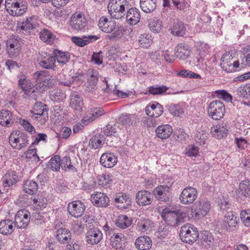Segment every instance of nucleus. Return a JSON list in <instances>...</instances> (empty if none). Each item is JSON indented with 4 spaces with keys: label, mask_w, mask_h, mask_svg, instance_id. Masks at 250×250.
Wrapping results in <instances>:
<instances>
[{
    "label": "nucleus",
    "mask_w": 250,
    "mask_h": 250,
    "mask_svg": "<svg viewBox=\"0 0 250 250\" xmlns=\"http://www.w3.org/2000/svg\"><path fill=\"white\" fill-rule=\"evenodd\" d=\"M98 26L100 29L106 33H110L105 36L107 40L115 41L120 39L123 36L125 29L122 26H119L104 17H101L99 21Z\"/></svg>",
    "instance_id": "1"
},
{
    "label": "nucleus",
    "mask_w": 250,
    "mask_h": 250,
    "mask_svg": "<svg viewBox=\"0 0 250 250\" xmlns=\"http://www.w3.org/2000/svg\"><path fill=\"white\" fill-rule=\"evenodd\" d=\"M161 216L167 224L174 227L184 221L187 214L179 209L172 210L170 208H166L163 210Z\"/></svg>",
    "instance_id": "2"
},
{
    "label": "nucleus",
    "mask_w": 250,
    "mask_h": 250,
    "mask_svg": "<svg viewBox=\"0 0 250 250\" xmlns=\"http://www.w3.org/2000/svg\"><path fill=\"white\" fill-rule=\"evenodd\" d=\"M129 7V2L127 0H110L107 6L109 14L116 20L124 17L125 10Z\"/></svg>",
    "instance_id": "3"
},
{
    "label": "nucleus",
    "mask_w": 250,
    "mask_h": 250,
    "mask_svg": "<svg viewBox=\"0 0 250 250\" xmlns=\"http://www.w3.org/2000/svg\"><path fill=\"white\" fill-rule=\"evenodd\" d=\"M173 182H168L167 185L158 186L153 190V194L156 199L160 202L168 203L171 197V187Z\"/></svg>",
    "instance_id": "4"
},
{
    "label": "nucleus",
    "mask_w": 250,
    "mask_h": 250,
    "mask_svg": "<svg viewBox=\"0 0 250 250\" xmlns=\"http://www.w3.org/2000/svg\"><path fill=\"white\" fill-rule=\"evenodd\" d=\"M225 113V106L220 101H212L208 107V116L215 120H219L224 116Z\"/></svg>",
    "instance_id": "5"
},
{
    "label": "nucleus",
    "mask_w": 250,
    "mask_h": 250,
    "mask_svg": "<svg viewBox=\"0 0 250 250\" xmlns=\"http://www.w3.org/2000/svg\"><path fill=\"white\" fill-rule=\"evenodd\" d=\"M5 7L10 15L19 16L25 12L27 5L20 3L18 0H5Z\"/></svg>",
    "instance_id": "6"
},
{
    "label": "nucleus",
    "mask_w": 250,
    "mask_h": 250,
    "mask_svg": "<svg viewBox=\"0 0 250 250\" xmlns=\"http://www.w3.org/2000/svg\"><path fill=\"white\" fill-rule=\"evenodd\" d=\"M21 45L20 39L11 37L6 42V51L8 56L12 58L17 57L20 53Z\"/></svg>",
    "instance_id": "7"
},
{
    "label": "nucleus",
    "mask_w": 250,
    "mask_h": 250,
    "mask_svg": "<svg viewBox=\"0 0 250 250\" xmlns=\"http://www.w3.org/2000/svg\"><path fill=\"white\" fill-rule=\"evenodd\" d=\"M69 24L71 28L76 31L84 30L87 24L84 15L81 12H76L70 17Z\"/></svg>",
    "instance_id": "8"
},
{
    "label": "nucleus",
    "mask_w": 250,
    "mask_h": 250,
    "mask_svg": "<svg viewBox=\"0 0 250 250\" xmlns=\"http://www.w3.org/2000/svg\"><path fill=\"white\" fill-rule=\"evenodd\" d=\"M28 142L26 135L19 131H13L9 136V143L15 148L21 149L27 144Z\"/></svg>",
    "instance_id": "9"
},
{
    "label": "nucleus",
    "mask_w": 250,
    "mask_h": 250,
    "mask_svg": "<svg viewBox=\"0 0 250 250\" xmlns=\"http://www.w3.org/2000/svg\"><path fill=\"white\" fill-rule=\"evenodd\" d=\"M48 109L46 108V105L42 102H36L34 105L33 109L31 112L33 114L35 118L39 120L41 124H44L48 119Z\"/></svg>",
    "instance_id": "10"
},
{
    "label": "nucleus",
    "mask_w": 250,
    "mask_h": 250,
    "mask_svg": "<svg viewBox=\"0 0 250 250\" xmlns=\"http://www.w3.org/2000/svg\"><path fill=\"white\" fill-rule=\"evenodd\" d=\"M210 207L209 202L206 199H201L197 201L194 205L193 212H194V214L193 216L197 219L201 218L208 214Z\"/></svg>",
    "instance_id": "11"
},
{
    "label": "nucleus",
    "mask_w": 250,
    "mask_h": 250,
    "mask_svg": "<svg viewBox=\"0 0 250 250\" xmlns=\"http://www.w3.org/2000/svg\"><path fill=\"white\" fill-rule=\"evenodd\" d=\"M38 60L40 66L44 69L54 70L56 67V59L53 54H50L42 52Z\"/></svg>",
    "instance_id": "12"
},
{
    "label": "nucleus",
    "mask_w": 250,
    "mask_h": 250,
    "mask_svg": "<svg viewBox=\"0 0 250 250\" xmlns=\"http://www.w3.org/2000/svg\"><path fill=\"white\" fill-rule=\"evenodd\" d=\"M197 197V191L195 188L191 187L185 188L182 191L179 199L183 204H190L196 200Z\"/></svg>",
    "instance_id": "13"
},
{
    "label": "nucleus",
    "mask_w": 250,
    "mask_h": 250,
    "mask_svg": "<svg viewBox=\"0 0 250 250\" xmlns=\"http://www.w3.org/2000/svg\"><path fill=\"white\" fill-rule=\"evenodd\" d=\"M85 209L84 204L79 200L72 201L69 203L67 206L69 213L76 218L82 216L84 212Z\"/></svg>",
    "instance_id": "14"
},
{
    "label": "nucleus",
    "mask_w": 250,
    "mask_h": 250,
    "mask_svg": "<svg viewBox=\"0 0 250 250\" xmlns=\"http://www.w3.org/2000/svg\"><path fill=\"white\" fill-rule=\"evenodd\" d=\"M38 17L32 16L22 21L18 22V26L23 32L30 33L31 30L36 28L37 24Z\"/></svg>",
    "instance_id": "15"
},
{
    "label": "nucleus",
    "mask_w": 250,
    "mask_h": 250,
    "mask_svg": "<svg viewBox=\"0 0 250 250\" xmlns=\"http://www.w3.org/2000/svg\"><path fill=\"white\" fill-rule=\"evenodd\" d=\"M30 219V214L26 210H20L15 216V224L18 228H24L28 224Z\"/></svg>",
    "instance_id": "16"
},
{
    "label": "nucleus",
    "mask_w": 250,
    "mask_h": 250,
    "mask_svg": "<svg viewBox=\"0 0 250 250\" xmlns=\"http://www.w3.org/2000/svg\"><path fill=\"white\" fill-rule=\"evenodd\" d=\"M146 114L150 117L158 118L164 112L162 105L156 102H152L149 103L146 107Z\"/></svg>",
    "instance_id": "17"
},
{
    "label": "nucleus",
    "mask_w": 250,
    "mask_h": 250,
    "mask_svg": "<svg viewBox=\"0 0 250 250\" xmlns=\"http://www.w3.org/2000/svg\"><path fill=\"white\" fill-rule=\"evenodd\" d=\"M136 201L140 206L150 205L153 201V195L148 191L142 190L139 191L136 195Z\"/></svg>",
    "instance_id": "18"
},
{
    "label": "nucleus",
    "mask_w": 250,
    "mask_h": 250,
    "mask_svg": "<svg viewBox=\"0 0 250 250\" xmlns=\"http://www.w3.org/2000/svg\"><path fill=\"white\" fill-rule=\"evenodd\" d=\"M91 201L92 204L97 207L105 208L109 205V199L108 197L103 192H97L91 196Z\"/></svg>",
    "instance_id": "19"
},
{
    "label": "nucleus",
    "mask_w": 250,
    "mask_h": 250,
    "mask_svg": "<svg viewBox=\"0 0 250 250\" xmlns=\"http://www.w3.org/2000/svg\"><path fill=\"white\" fill-rule=\"evenodd\" d=\"M104 114V110L101 107L91 108L87 112L86 114L82 119V122L83 124L87 125Z\"/></svg>",
    "instance_id": "20"
},
{
    "label": "nucleus",
    "mask_w": 250,
    "mask_h": 250,
    "mask_svg": "<svg viewBox=\"0 0 250 250\" xmlns=\"http://www.w3.org/2000/svg\"><path fill=\"white\" fill-rule=\"evenodd\" d=\"M237 214L234 211L228 212L225 215V225L227 230L233 231L235 229L239 220Z\"/></svg>",
    "instance_id": "21"
},
{
    "label": "nucleus",
    "mask_w": 250,
    "mask_h": 250,
    "mask_svg": "<svg viewBox=\"0 0 250 250\" xmlns=\"http://www.w3.org/2000/svg\"><path fill=\"white\" fill-rule=\"evenodd\" d=\"M19 181V177L15 171H8L2 177L1 182L4 188L10 187Z\"/></svg>",
    "instance_id": "22"
},
{
    "label": "nucleus",
    "mask_w": 250,
    "mask_h": 250,
    "mask_svg": "<svg viewBox=\"0 0 250 250\" xmlns=\"http://www.w3.org/2000/svg\"><path fill=\"white\" fill-rule=\"evenodd\" d=\"M117 157L112 153H103L100 160L102 165L107 168L113 167L117 163Z\"/></svg>",
    "instance_id": "23"
},
{
    "label": "nucleus",
    "mask_w": 250,
    "mask_h": 250,
    "mask_svg": "<svg viewBox=\"0 0 250 250\" xmlns=\"http://www.w3.org/2000/svg\"><path fill=\"white\" fill-rule=\"evenodd\" d=\"M53 55L56 62L62 66L69 62L70 59V53L67 51H62L57 49H54Z\"/></svg>",
    "instance_id": "24"
},
{
    "label": "nucleus",
    "mask_w": 250,
    "mask_h": 250,
    "mask_svg": "<svg viewBox=\"0 0 250 250\" xmlns=\"http://www.w3.org/2000/svg\"><path fill=\"white\" fill-rule=\"evenodd\" d=\"M99 38V36L96 35L83 36L82 38L74 36L71 38V41L77 45L83 47Z\"/></svg>",
    "instance_id": "25"
},
{
    "label": "nucleus",
    "mask_w": 250,
    "mask_h": 250,
    "mask_svg": "<svg viewBox=\"0 0 250 250\" xmlns=\"http://www.w3.org/2000/svg\"><path fill=\"white\" fill-rule=\"evenodd\" d=\"M126 12V21L131 25L138 23L141 18L140 12L136 8H129Z\"/></svg>",
    "instance_id": "26"
},
{
    "label": "nucleus",
    "mask_w": 250,
    "mask_h": 250,
    "mask_svg": "<svg viewBox=\"0 0 250 250\" xmlns=\"http://www.w3.org/2000/svg\"><path fill=\"white\" fill-rule=\"evenodd\" d=\"M135 244L139 250H149L151 248L152 241L147 235H141L136 240Z\"/></svg>",
    "instance_id": "27"
},
{
    "label": "nucleus",
    "mask_w": 250,
    "mask_h": 250,
    "mask_svg": "<svg viewBox=\"0 0 250 250\" xmlns=\"http://www.w3.org/2000/svg\"><path fill=\"white\" fill-rule=\"evenodd\" d=\"M172 132V128L169 125H159L155 129L157 136L162 140L168 138Z\"/></svg>",
    "instance_id": "28"
},
{
    "label": "nucleus",
    "mask_w": 250,
    "mask_h": 250,
    "mask_svg": "<svg viewBox=\"0 0 250 250\" xmlns=\"http://www.w3.org/2000/svg\"><path fill=\"white\" fill-rule=\"evenodd\" d=\"M186 28L183 22L180 20L175 21L170 28V33L178 37L183 36L185 34Z\"/></svg>",
    "instance_id": "29"
},
{
    "label": "nucleus",
    "mask_w": 250,
    "mask_h": 250,
    "mask_svg": "<svg viewBox=\"0 0 250 250\" xmlns=\"http://www.w3.org/2000/svg\"><path fill=\"white\" fill-rule=\"evenodd\" d=\"M228 131L226 127L221 124L213 125L210 129L211 134L217 139H221L226 137Z\"/></svg>",
    "instance_id": "30"
},
{
    "label": "nucleus",
    "mask_w": 250,
    "mask_h": 250,
    "mask_svg": "<svg viewBox=\"0 0 250 250\" xmlns=\"http://www.w3.org/2000/svg\"><path fill=\"white\" fill-rule=\"evenodd\" d=\"M175 56L180 60L187 59L190 55L188 47L182 43L178 44L174 49Z\"/></svg>",
    "instance_id": "31"
},
{
    "label": "nucleus",
    "mask_w": 250,
    "mask_h": 250,
    "mask_svg": "<svg viewBox=\"0 0 250 250\" xmlns=\"http://www.w3.org/2000/svg\"><path fill=\"white\" fill-rule=\"evenodd\" d=\"M14 222L9 219L1 221L0 222V233L1 234H10L12 233L16 227Z\"/></svg>",
    "instance_id": "32"
},
{
    "label": "nucleus",
    "mask_w": 250,
    "mask_h": 250,
    "mask_svg": "<svg viewBox=\"0 0 250 250\" xmlns=\"http://www.w3.org/2000/svg\"><path fill=\"white\" fill-rule=\"evenodd\" d=\"M13 123L12 114L7 110L0 111V124L3 126H9Z\"/></svg>",
    "instance_id": "33"
},
{
    "label": "nucleus",
    "mask_w": 250,
    "mask_h": 250,
    "mask_svg": "<svg viewBox=\"0 0 250 250\" xmlns=\"http://www.w3.org/2000/svg\"><path fill=\"white\" fill-rule=\"evenodd\" d=\"M238 193L240 197L250 198V180H245L240 183Z\"/></svg>",
    "instance_id": "34"
},
{
    "label": "nucleus",
    "mask_w": 250,
    "mask_h": 250,
    "mask_svg": "<svg viewBox=\"0 0 250 250\" xmlns=\"http://www.w3.org/2000/svg\"><path fill=\"white\" fill-rule=\"evenodd\" d=\"M105 137L104 135L97 134L90 138L89 146L92 148L97 149L102 146Z\"/></svg>",
    "instance_id": "35"
},
{
    "label": "nucleus",
    "mask_w": 250,
    "mask_h": 250,
    "mask_svg": "<svg viewBox=\"0 0 250 250\" xmlns=\"http://www.w3.org/2000/svg\"><path fill=\"white\" fill-rule=\"evenodd\" d=\"M83 105L82 98L78 94L73 93L70 96V106L75 110H80Z\"/></svg>",
    "instance_id": "36"
},
{
    "label": "nucleus",
    "mask_w": 250,
    "mask_h": 250,
    "mask_svg": "<svg viewBox=\"0 0 250 250\" xmlns=\"http://www.w3.org/2000/svg\"><path fill=\"white\" fill-rule=\"evenodd\" d=\"M111 246L116 249L122 248L124 244L126 243L125 235H112L110 238Z\"/></svg>",
    "instance_id": "37"
},
{
    "label": "nucleus",
    "mask_w": 250,
    "mask_h": 250,
    "mask_svg": "<svg viewBox=\"0 0 250 250\" xmlns=\"http://www.w3.org/2000/svg\"><path fill=\"white\" fill-rule=\"evenodd\" d=\"M237 94L244 100H248L250 103V84L241 85L237 88Z\"/></svg>",
    "instance_id": "38"
},
{
    "label": "nucleus",
    "mask_w": 250,
    "mask_h": 250,
    "mask_svg": "<svg viewBox=\"0 0 250 250\" xmlns=\"http://www.w3.org/2000/svg\"><path fill=\"white\" fill-rule=\"evenodd\" d=\"M140 4L142 10L146 13L152 12L156 6L155 3L148 0H140Z\"/></svg>",
    "instance_id": "39"
},
{
    "label": "nucleus",
    "mask_w": 250,
    "mask_h": 250,
    "mask_svg": "<svg viewBox=\"0 0 250 250\" xmlns=\"http://www.w3.org/2000/svg\"><path fill=\"white\" fill-rule=\"evenodd\" d=\"M40 38L44 42L51 44L55 40V36L48 30L44 29L40 32Z\"/></svg>",
    "instance_id": "40"
},
{
    "label": "nucleus",
    "mask_w": 250,
    "mask_h": 250,
    "mask_svg": "<svg viewBox=\"0 0 250 250\" xmlns=\"http://www.w3.org/2000/svg\"><path fill=\"white\" fill-rule=\"evenodd\" d=\"M23 188L26 193L29 194H33L37 191L38 185L34 181L27 180L25 182Z\"/></svg>",
    "instance_id": "41"
},
{
    "label": "nucleus",
    "mask_w": 250,
    "mask_h": 250,
    "mask_svg": "<svg viewBox=\"0 0 250 250\" xmlns=\"http://www.w3.org/2000/svg\"><path fill=\"white\" fill-rule=\"evenodd\" d=\"M132 224L131 220L127 216L124 215H120L116 220V225L118 227L125 229L129 226Z\"/></svg>",
    "instance_id": "42"
},
{
    "label": "nucleus",
    "mask_w": 250,
    "mask_h": 250,
    "mask_svg": "<svg viewBox=\"0 0 250 250\" xmlns=\"http://www.w3.org/2000/svg\"><path fill=\"white\" fill-rule=\"evenodd\" d=\"M152 41V39L151 36L147 33L141 35L138 40L140 46L146 48L150 46Z\"/></svg>",
    "instance_id": "43"
},
{
    "label": "nucleus",
    "mask_w": 250,
    "mask_h": 250,
    "mask_svg": "<svg viewBox=\"0 0 250 250\" xmlns=\"http://www.w3.org/2000/svg\"><path fill=\"white\" fill-rule=\"evenodd\" d=\"M61 167V159L59 155H56L51 158L47 164V167L53 171H58Z\"/></svg>",
    "instance_id": "44"
},
{
    "label": "nucleus",
    "mask_w": 250,
    "mask_h": 250,
    "mask_svg": "<svg viewBox=\"0 0 250 250\" xmlns=\"http://www.w3.org/2000/svg\"><path fill=\"white\" fill-rule=\"evenodd\" d=\"M162 22L158 19L150 20L148 27L150 30L154 33H159L161 31L162 28Z\"/></svg>",
    "instance_id": "45"
},
{
    "label": "nucleus",
    "mask_w": 250,
    "mask_h": 250,
    "mask_svg": "<svg viewBox=\"0 0 250 250\" xmlns=\"http://www.w3.org/2000/svg\"><path fill=\"white\" fill-rule=\"evenodd\" d=\"M18 78H19V85L23 91H27L31 88L29 80L27 79L25 76L21 75L18 76Z\"/></svg>",
    "instance_id": "46"
},
{
    "label": "nucleus",
    "mask_w": 250,
    "mask_h": 250,
    "mask_svg": "<svg viewBox=\"0 0 250 250\" xmlns=\"http://www.w3.org/2000/svg\"><path fill=\"white\" fill-rule=\"evenodd\" d=\"M170 113L174 116H180L184 112L183 108L179 104H172L167 106Z\"/></svg>",
    "instance_id": "47"
},
{
    "label": "nucleus",
    "mask_w": 250,
    "mask_h": 250,
    "mask_svg": "<svg viewBox=\"0 0 250 250\" xmlns=\"http://www.w3.org/2000/svg\"><path fill=\"white\" fill-rule=\"evenodd\" d=\"M135 116L126 113L122 114L119 118V121L123 125H132L135 119Z\"/></svg>",
    "instance_id": "48"
},
{
    "label": "nucleus",
    "mask_w": 250,
    "mask_h": 250,
    "mask_svg": "<svg viewBox=\"0 0 250 250\" xmlns=\"http://www.w3.org/2000/svg\"><path fill=\"white\" fill-rule=\"evenodd\" d=\"M207 139V134L203 131H197L194 138L196 143L200 146H203L205 145Z\"/></svg>",
    "instance_id": "49"
},
{
    "label": "nucleus",
    "mask_w": 250,
    "mask_h": 250,
    "mask_svg": "<svg viewBox=\"0 0 250 250\" xmlns=\"http://www.w3.org/2000/svg\"><path fill=\"white\" fill-rule=\"evenodd\" d=\"M33 203L37 209H41L42 208H45L47 204V200L42 195L38 196L37 198L33 199Z\"/></svg>",
    "instance_id": "50"
},
{
    "label": "nucleus",
    "mask_w": 250,
    "mask_h": 250,
    "mask_svg": "<svg viewBox=\"0 0 250 250\" xmlns=\"http://www.w3.org/2000/svg\"><path fill=\"white\" fill-rule=\"evenodd\" d=\"M240 219L243 224L247 227H250V210H243L240 213Z\"/></svg>",
    "instance_id": "51"
},
{
    "label": "nucleus",
    "mask_w": 250,
    "mask_h": 250,
    "mask_svg": "<svg viewBox=\"0 0 250 250\" xmlns=\"http://www.w3.org/2000/svg\"><path fill=\"white\" fill-rule=\"evenodd\" d=\"M168 88L164 85H153L149 87V92L152 95L162 94L166 92Z\"/></svg>",
    "instance_id": "52"
},
{
    "label": "nucleus",
    "mask_w": 250,
    "mask_h": 250,
    "mask_svg": "<svg viewBox=\"0 0 250 250\" xmlns=\"http://www.w3.org/2000/svg\"><path fill=\"white\" fill-rule=\"evenodd\" d=\"M87 83H98L99 75L97 70L89 69L87 71Z\"/></svg>",
    "instance_id": "53"
},
{
    "label": "nucleus",
    "mask_w": 250,
    "mask_h": 250,
    "mask_svg": "<svg viewBox=\"0 0 250 250\" xmlns=\"http://www.w3.org/2000/svg\"><path fill=\"white\" fill-rule=\"evenodd\" d=\"M47 71H40L36 72L34 75V79L36 80V82L39 83L40 84L44 83L45 80L47 76H46Z\"/></svg>",
    "instance_id": "54"
},
{
    "label": "nucleus",
    "mask_w": 250,
    "mask_h": 250,
    "mask_svg": "<svg viewBox=\"0 0 250 250\" xmlns=\"http://www.w3.org/2000/svg\"><path fill=\"white\" fill-rule=\"evenodd\" d=\"M113 176L109 173L103 174L99 178L100 184L103 186H106L112 181Z\"/></svg>",
    "instance_id": "55"
},
{
    "label": "nucleus",
    "mask_w": 250,
    "mask_h": 250,
    "mask_svg": "<svg viewBox=\"0 0 250 250\" xmlns=\"http://www.w3.org/2000/svg\"><path fill=\"white\" fill-rule=\"evenodd\" d=\"M114 201L117 203H125L126 205H130L131 203V198L125 194L122 193V195H117L115 198Z\"/></svg>",
    "instance_id": "56"
},
{
    "label": "nucleus",
    "mask_w": 250,
    "mask_h": 250,
    "mask_svg": "<svg viewBox=\"0 0 250 250\" xmlns=\"http://www.w3.org/2000/svg\"><path fill=\"white\" fill-rule=\"evenodd\" d=\"M190 229H191L192 231L195 233L198 232V229L196 227H195L192 224H188L183 226L181 227L179 234H183L184 233L185 234H189L191 233V230H190Z\"/></svg>",
    "instance_id": "57"
},
{
    "label": "nucleus",
    "mask_w": 250,
    "mask_h": 250,
    "mask_svg": "<svg viewBox=\"0 0 250 250\" xmlns=\"http://www.w3.org/2000/svg\"><path fill=\"white\" fill-rule=\"evenodd\" d=\"M50 98L53 101L60 102L66 98V96L63 92L59 90L51 94Z\"/></svg>",
    "instance_id": "58"
},
{
    "label": "nucleus",
    "mask_w": 250,
    "mask_h": 250,
    "mask_svg": "<svg viewBox=\"0 0 250 250\" xmlns=\"http://www.w3.org/2000/svg\"><path fill=\"white\" fill-rule=\"evenodd\" d=\"M199 235H195V236L193 237L192 235H179L180 239L183 242L190 245L192 244L199 239Z\"/></svg>",
    "instance_id": "59"
},
{
    "label": "nucleus",
    "mask_w": 250,
    "mask_h": 250,
    "mask_svg": "<svg viewBox=\"0 0 250 250\" xmlns=\"http://www.w3.org/2000/svg\"><path fill=\"white\" fill-rule=\"evenodd\" d=\"M61 167L62 169L68 168L69 169H73L74 168L71 165L70 157L68 156H65L62 159L61 162Z\"/></svg>",
    "instance_id": "60"
},
{
    "label": "nucleus",
    "mask_w": 250,
    "mask_h": 250,
    "mask_svg": "<svg viewBox=\"0 0 250 250\" xmlns=\"http://www.w3.org/2000/svg\"><path fill=\"white\" fill-rule=\"evenodd\" d=\"M102 239V235H87L86 241L90 245L98 244Z\"/></svg>",
    "instance_id": "61"
},
{
    "label": "nucleus",
    "mask_w": 250,
    "mask_h": 250,
    "mask_svg": "<svg viewBox=\"0 0 250 250\" xmlns=\"http://www.w3.org/2000/svg\"><path fill=\"white\" fill-rule=\"evenodd\" d=\"M25 158L27 159L34 158L35 161L38 162L40 160L39 157L37 155L36 148H32L28 150L25 153Z\"/></svg>",
    "instance_id": "62"
},
{
    "label": "nucleus",
    "mask_w": 250,
    "mask_h": 250,
    "mask_svg": "<svg viewBox=\"0 0 250 250\" xmlns=\"http://www.w3.org/2000/svg\"><path fill=\"white\" fill-rule=\"evenodd\" d=\"M57 83V80L53 77L47 76L45 80L44 83H42V86H47L48 88L52 87Z\"/></svg>",
    "instance_id": "63"
},
{
    "label": "nucleus",
    "mask_w": 250,
    "mask_h": 250,
    "mask_svg": "<svg viewBox=\"0 0 250 250\" xmlns=\"http://www.w3.org/2000/svg\"><path fill=\"white\" fill-rule=\"evenodd\" d=\"M186 154L189 157H195L198 155L199 149L195 146H191L188 147L186 149Z\"/></svg>",
    "instance_id": "64"
}]
</instances>
